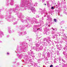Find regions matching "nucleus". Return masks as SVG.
<instances>
[{
  "mask_svg": "<svg viewBox=\"0 0 67 67\" xmlns=\"http://www.w3.org/2000/svg\"><path fill=\"white\" fill-rule=\"evenodd\" d=\"M17 56H18V57H23V56H24V55L23 54H21L20 55L18 53H17Z\"/></svg>",
  "mask_w": 67,
  "mask_h": 67,
  "instance_id": "f3484780",
  "label": "nucleus"
},
{
  "mask_svg": "<svg viewBox=\"0 0 67 67\" xmlns=\"http://www.w3.org/2000/svg\"><path fill=\"white\" fill-rule=\"evenodd\" d=\"M17 24V22H15L13 24V25H15Z\"/></svg>",
  "mask_w": 67,
  "mask_h": 67,
  "instance_id": "a19ab883",
  "label": "nucleus"
},
{
  "mask_svg": "<svg viewBox=\"0 0 67 67\" xmlns=\"http://www.w3.org/2000/svg\"><path fill=\"white\" fill-rule=\"evenodd\" d=\"M47 39L46 38H44L43 39V41H46V40H46Z\"/></svg>",
  "mask_w": 67,
  "mask_h": 67,
  "instance_id": "3c124183",
  "label": "nucleus"
},
{
  "mask_svg": "<svg viewBox=\"0 0 67 67\" xmlns=\"http://www.w3.org/2000/svg\"><path fill=\"white\" fill-rule=\"evenodd\" d=\"M54 20L55 22H57V20L56 19H54Z\"/></svg>",
  "mask_w": 67,
  "mask_h": 67,
  "instance_id": "4c0bfd02",
  "label": "nucleus"
},
{
  "mask_svg": "<svg viewBox=\"0 0 67 67\" xmlns=\"http://www.w3.org/2000/svg\"><path fill=\"white\" fill-rule=\"evenodd\" d=\"M42 3H43V2H44L45 1V0H42Z\"/></svg>",
  "mask_w": 67,
  "mask_h": 67,
  "instance_id": "680f3d73",
  "label": "nucleus"
},
{
  "mask_svg": "<svg viewBox=\"0 0 67 67\" xmlns=\"http://www.w3.org/2000/svg\"><path fill=\"white\" fill-rule=\"evenodd\" d=\"M63 42L62 41H60V43H62Z\"/></svg>",
  "mask_w": 67,
  "mask_h": 67,
  "instance_id": "13d9d810",
  "label": "nucleus"
},
{
  "mask_svg": "<svg viewBox=\"0 0 67 67\" xmlns=\"http://www.w3.org/2000/svg\"><path fill=\"white\" fill-rule=\"evenodd\" d=\"M37 18H40V16L39 15H37Z\"/></svg>",
  "mask_w": 67,
  "mask_h": 67,
  "instance_id": "0e129e2a",
  "label": "nucleus"
},
{
  "mask_svg": "<svg viewBox=\"0 0 67 67\" xmlns=\"http://www.w3.org/2000/svg\"><path fill=\"white\" fill-rule=\"evenodd\" d=\"M44 30L46 31V34H47V33H49V32L48 31H49V29H47V28H46Z\"/></svg>",
  "mask_w": 67,
  "mask_h": 67,
  "instance_id": "a211bd4d",
  "label": "nucleus"
},
{
  "mask_svg": "<svg viewBox=\"0 0 67 67\" xmlns=\"http://www.w3.org/2000/svg\"><path fill=\"white\" fill-rule=\"evenodd\" d=\"M32 39L31 38H30V39L29 40V41L30 42V41H32Z\"/></svg>",
  "mask_w": 67,
  "mask_h": 67,
  "instance_id": "603ef678",
  "label": "nucleus"
},
{
  "mask_svg": "<svg viewBox=\"0 0 67 67\" xmlns=\"http://www.w3.org/2000/svg\"><path fill=\"white\" fill-rule=\"evenodd\" d=\"M30 45H33V42H31L30 43Z\"/></svg>",
  "mask_w": 67,
  "mask_h": 67,
  "instance_id": "5fc2aeb1",
  "label": "nucleus"
},
{
  "mask_svg": "<svg viewBox=\"0 0 67 67\" xmlns=\"http://www.w3.org/2000/svg\"><path fill=\"white\" fill-rule=\"evenodd\" d=\"M65 22L64 21H62V22H61L60 25H62V24L63 23H64Z\"/></svg>",
  "mask_w": 67,
  "mask_h": 67,
  "instance_id": "79ce46f5",
  "label": "nucleus"
},
{
  "mask_svg": "<svg viewBox=\"0 0 67 67\" xmlns=\"http://www.w3.org/2000/svg\"><path fill=\"white\" fill-rule=\"evenodd\" d=\"M43 54H42V56L43 58H45V55H46V54L45 53H44V52H43Z\"/></svg>",
  "mask_w": 67,
  "mask_h": 67,
  "instance_id": "b1692460",
  "label": "nucleus"
},
{
  "mask_svg": "<svg viewBox=\"0 0 67 67\" xmlns=\"http://www.w3.org/2000/svg\"><path fill=\"white\" fill-rule=\"evenodd\" d=\"M58 4L59 6H60V3H59V2H58Z\"/></svg>",
  "mask_w": 67,
  "mask_h": 67,
  "instance_id": "58836bf2",
  "label": "nucleus"
},
{
  "mask_svg": "<svg viewBox=\"0 0 67 67\" xmlns=\"http://www.w3.org/2000/svg\"><path fill=\"white\" fill-rule=\"evenodd\" d=\"M57 59H54V63H56V60H57Z\"/></svg>",
  "mask_w": 67,
  "mask_h": 67,
  "instance_id": "ea45409f",
  "label": "nucleus"
},
{
  "mask_svg": "<svg viewBox=\"0 0 67 67\" xmlns=\"http://www.w3.org/2000/svg\"><path fill=\"white\" fill-rule=\"evenodd\" d=\"M26 45L24 44L20 45L19 47L18 46L17 47V52L18 53H21L22 52H25L24 51L26 49Z\"/></svg>",
  "mask_w": 67,
  "mask_h": 67,
  "instance_id": "f03ea898",
  "label": "nucleus"
},
{
  "mask_svg": "<svg viewBox=\"0 0 67 67\" xmlns=\"http://www.w3.org/2000/svg\"><path fill=\"white\" fill-rule=\"evenodd\" d=\"M58 35H59V36H60V34L59 33H58L57 34L55 35H54V37H53V38H55L56 36H58Z\"/></svg>",
  "mask_w": 67,
  "mask_h": 67,
  "instance_id": "412c9836",
  "label": "nucleus"
},
{
  "mask_svg": "<svg viewBox=\"0 0 67 67\" xmlns=\"http://www.w3.org/2000/svg\"><path fill=\"white\" fill-rule=\"evenodd\" d=\"M40 26H41V24L38 26L37 25H34L33 28V31L34 32H36V31H41V32H42V29L41 28H38Z\"/></svg>",
  "mask_w": 67,
  "mask_h": 67,
  "instance_id": "7ed1b4c3",
  "label": "nucleus"
},
{
  "mask_svg": "<svg viewBox=\"0 0 67 67\" xmlns=\"http://www.w3.org/2000/svg\"><path fill=\"white\" fill-rule=\"evenodd\" d=\"M47 4L48 7H49V2L47 1Z\"/></svg>",
  "mask_w": 67,
  "mask_h": 67,
  "instance_id": "a878e982",
  "label": "nucleus"
},
{
  "mask_svg": "<svg viewBox=\"0 0 67 67\" xmlns=\"http://www.w3.org/2000/svg\"><path fill=\"white\" fill-rule=\"evenodd\" d=\"M63 67H67V64H64L63 66Z\"/></svg>",
  "mask_w": 67,
  "mask_h": 67,
  "instance_id": "7c9ffc66",
  "label": "nucleus"
},
{
  "mask_svg": "<svg viewBox=\"0 0 67 67\" xmlns=\"http://www.w3.org/2000/svg\"><path fill=\"white\" fill-rule=\"evenodd\" d=\"M46 26H48V27H50V24H48L47 23H46Z\"/></svg>",
  "mask_w": 67,
  "mask_h": 67,
  "instance_id": "cd10ccee",
  "label": "nucleus"
},
{
  "mask_svg": "<svg viewBox=\"0 0 67 67\" xmlns=\"http://www.w3.org/2000/svg\"><path fill=\"white\" fill-rule=\"evenodd\" d=\"M51 9H52V10H54V7L52 6L51 7Z\"/></svg>",
  "mask_w": 67,
  "mask_h": 67,
  "instance_id": "8fccbe9b",
  "label": "nucleus"
},
{
  "mask_svg": "<svg viewBox=\"0 0 67 67\" xmlns=\"http://www.w3.org/2000/svg\"><path fill=\"white\" fill-rule=\"evenodd\" d=\"M6 5H9L10 4L9 2H10V0H6Z\"/></svg>",
  "mask_w": 67,
  "mask_h": 67,
  "instance_id": "ddd939ff",
  "label": "nucleus"
},
{
  "mask_svg": "<svg viewBox=\"0 0 67 67\" xmlns=\"http://www.w3.org/2000/svg\"><path fill=\"white\" fill-rule=\"evenodd\" d=\"M0 24H3V23L2 21H0Z\"/></svg>",
  "mask_w": 67,
  "mask_h": 67,
  "instance_id": "09e8293b",
  "label": "nucleus"
},
{
  "mask_svg": "<svg viewBox=\"0 0 67 67\" xmlns=\"http://www.w3.org/2000/svg\"><path fill=\"white\" fill-rule=\"evenodd\" d=\"M41 44H42L43 46H47V44L46 42H42V43H41Z\"/></svg>",
  "mask_w": 67,
  "mask_h": 67,
  "instance_id": "dca6fc26",
  "label": "nucleus"
},
{
  "mask_svg": "<svg viewBox=\"0 0 67 67\" xmlns=\"http://www.w3.org/2000/svg\"><path fill=\"white\" fill-rule=\"evenodd\" d=\"M58 46H59V47L57 48V49H60L62 48V46L61 44H60Z\"/></svg>",
  "mask_w": 67,
  "mask_h": 67,
  "instance_id": "5701e85b",
  "label": "nucleus"
},
{
  "mask_svg": "<svg viewBox=\"0 0 67 67\" xmlns=\"http://www.w3.org/2000/svg\"><path fill=\"white\" fill-rule=\"evenodd\" d=\"M17 65L18 66H19V65H20V64L19 63H17Z\"/></svg>",
  "mask_w": 67,
  "mask_h": 67,
  "instance_id": "6e6d98bb",
  "label": "nucleus"
},
{
  "mask_svg": "<svg viewBox=\"0 0 67 67\" xmlns=\"http://www.w3.org/2000/svg\"><path fill=\"white\" fill-rule=\"evenodd\" d=\"M4 34L3 32L1 31L0 30V38L2 37V36H4Z\"/></svg>",
  "mask_w": 67,
  "mask_h": 67,
  "instance_id": "4468645a",
  "label": "nucleus"
},
{
  "mask_svg": "<svg viewBox=\"0 0 67 67\" xmlns=\"http://www.w3.org/2000/svg\"><path fill=\"white\" fill-rule=\"evenodd\" d=\"M47 57H48V58H49V57H50V53H48L47 54Z\"/></svg>",
  "mask_w": 67,
  "mask_h": 67,
  "instance_id": "bb28decb",
  "label": "nucleus"
},
{
  "mask_svg": "<svg viewBox=\"0 0 67 67\" xmlns=\"http://www.w3.org/2000/svg\"><path fill=\"white\" fill-rule=\"evenodd\" d=\"M63 40H64L66 43V45L64 47L63 49L66 52L67 51V37L66 36L65 34H64L63 37Z\"/></svg>",
  "mask_w": 67,
  "mask_h": 67,
  "instance_id": "39448f33",
  "label": "nucleus"
},
{
  "mask_svg": "<svg viewBox=\"0 0 67 67\" xmlns=\"http://www.w3.org/2000/svg\"><path fill=\"white\" fill-rule=\"evenodd\" d=\"M21 22H22V23H23L25 21V22H27V20H26L25 21V20H23V19H21Z\"/></svg>",
  "mask_w": 67,
  "mask_h": 67,
  "instance_id": "393cba45",
  "label": "nucleus"
},
{
  "mask_svg": "<svg viewBox=\"0 0 67 67\" xmlns=\"http://www.w3.org/2000/svg\"><path fill=\"white\" fill-rule=\"evenodd\" d=\"M55 67H59V66L58 65H57L55 66Z\"/></svg>",
  "mask_w": 67,
  "mask_h": 67,
  "instance_id": "774afa93",
  "label": "nucleus"
},
{
  "mask_svg": "<svg viewBox=\"0 0 67 67\" xmlns=\"http://www.w3.org/2000/svg\"><path fill=\"white\" fill-rule=\"evenodd\" d=\"M61 59H62V62H64V63H65L66 62V61H65V60H64V59L63 58H62Z\"/></svg>",
  "mask_w": 67,
  "mask_h": 67,
  "instance_id": "c756f323",
  "label": "nucleus"
},
{
  "mask_svg": "<svg viewBox=\"0 0 67 67\" xmlns=\"http://www.w3.org/2000/svg\"><path fill=\"white\" fill-rule=\"evenodd\" d=\"M32 57H33V58H34V57H35V56H34H34L32 55Z\"/></svg>",
  "mask_w": 67,
  "mask_h": 67,
  "instance_id": "69168bd1",
  "label": "nucleus"
},
{
  "mask_svg": "<svg viewBox=\"0 0 67 67\" xmlns=\"http://www.w3.org/2000/svg\"><path fill=\"white\" fill-rule=\"evenodd\" d=\"M26 19H27V20H30V17H28V16H27L26 17Z\"/></svg>",
  "mask_w": 67,
  "mask_h": 67,
  "instance_id": "c9c22d12",
  "label": "nucleus"
},
{
  "mask_svg": "<svg viewBox=\"0 0 67 67\" xmlns=\"http://www.w3.org/2000/svg\"><path fill=\"white\" fill-rule=\"evenodd\" d=\"M14 32V30H13L11 31V33H13Z\"/></svg>",
  "mask_w": 67,
  "mask_h": 67,
  "instance_id": "c03bdc74",
  "label": "nucleus"
},
{
  "mask_svg": "<svg viewBox=\"0 0 67 67\" xmlns=\"http://www.w3.org/2000/svg\"><path fill=\"white\" fill-rule=\"evenodd\" d=\"M43 49V47L42 46H40V50H42Z\"/></svg>",
  "mask_w": 67,
  "mask_h": 67,
  "instance_id": "2f4dec72",
  "label": "nucleus"
},
{
  "mask_svg": "<svg viewBox=\"0 0 67 67\" xmlns=\"http://www.w3.org/2000/svg\"><path fill=\"white\" fill-rule=\"evenodd\" d=\"M37 3H35L34 5V6L35 7V6H36V7L37 6Z\"/></svg>",
  "mask_w": 67,
  "mask_h": 67,
  "instance_id": "e433bc0d",
  "label": "nucleus"
},
{
  "mask_svg": "<svg viewBox=\"0 0 67 67\" xmlns=\"http://www.w3.org/2000/svg\"><path fill=\"white\" fill-rule=\"evenodd\" d=\"M52 30L51 31V33L52 34H55L54 31H55V29L52 27Z\"/></svg>",
  "mask_w": 67,
  "mask_h": 67,
  "instance_id": "aec40b11",
  "label": "nucleus"
},
{
  "mask_svg": "<svg viewBox=\"0 0 67 67\" xmlns=\"http://www.w3.org/2000/svg\"><path fill=\"white\" fill-rule=\"evenodd\" d=\"M31 20H29V21H31L32 24V23H38V22L37 21V19H36L35 18L33 17V18H31Z\"/></svg>",
  "mask_w": 67,
  "mask_h": 67,
  "instance_id": "423d86ee",
  "label": "nucleus"
},
{
  "mask_svg": "<svg viewBox=\"0 0 67 67\" xmlns=\"http://www.w3.org/2000/svg\"><path fill=\"white\" fill-rule=\"evenodd\" d=\"M61 11H62V10L60 9H59V10H58V14L59 15H60V14H59V13Z\"/></svg>",
  "mask_w": 67,
  "mask_h": 67,
  "instance_id": "4be33fe9",
  "label": "nucleus"
},
{
  "mask_svg": "<svg viewBox=\"0 0 67 67\" xmlns=\"http://www.w3.org/2000/svg\"><path fill=\"white\" fill-rule=\"evenodd\" d=\"M26 60H31L30 57H29V58H26Z\"/></svg>",
  "mask_w": 67,
  "mask_h": 67,
  "instance_id": "473e14b6",
  "label": "nucleus"
},
{
  "mask_svg": "<svg viewBox=\"0 0 67 67\" xmlns=\"http://www.w3.org/2000/svg\"><path fill=\"white\" fill-rule=\"evenodd\" d=\"M64 10H64V14H66V15H67V12H66V9H67V8H66V5H64Z\"/></svg>",
  "mask_w": 67,
  "mask_h": 67,
  "instance_id": "9d476101",
  "label": "nucleus"
},
{
  "mask_svg": "<svg viewBox=\"0 0 67 67\" xmlns=\"http://www.w3.org/2000/svg\"><path fill=\"white\" fill-rule=\"evenodd\" d=\"M31 54H32V55H33V54H34V53H33V52L32 51L31 52Z\"/></svg>",
  "mask_w": 67,
  "mask_h": 67,
  "instance_id": "bf43d9fd",
  "label": "nucleus"
},
{
  "mask_svg": "<svg viewBox=\"0 0 67 67\" xmlns=\"http://www.w3.org/2000/svg\"><path fill=\"white\" fill-rule=\"evenodd\" d=\"M47 18H48V19L50 18V17H49V16L48 15H47Z\"/></svg>",
  "mask_w": 67,
  "mask_h": 67,
  "instance_id": "864d4df0",
  "label": "nucleus"
},
{
  "mask_svg": "<svg viewBox=\"0 0 67 67\" xmlns=\"http://www.w3.org/2000/svg\"><path fill=\"white\" fill-rule=\"evenodd\" d=\"M14 1L13 0H10L9 3V4L10 5H13L14 4Z\"/></svg>",
  "mask_w": 67,
  "mask_h": 67,
  "instance_id": "9b49d317",
  "label": "nucleus"
},
{
  "mask_svg": "<svg viewBox=\"0 0 67 67\" xmlns=\"http://www.w3.org/2000/svg\"><path fill=\"white\" fill-rule=\"evenodd\" d=\"M51 39V38L50 37H48V40H46V41L48 43V44L49 43V42H51V40H50Z\"/></svg>",
  "mask_w": 67,
  "mask_h": 67,
  "instance_id": "2eb2a0df",
  "label": "nucleus"
},
{
  "mask_svg": "<svg viewBox=\"0 0 67 67\" xmlns=\"http://www.w3.org/2000/svg\"><path fill=\"white\" fill-rule=\"evenodd\" d=\"M26 34H27V33H26V31H24L23 33V35H26Z\"/></svg>",
  "mask_w": 67,
  "mask_h": 67,
  "instance_id": "c85d7f7f",
  "label": "nucleus"
},
{
  "mask_svg": "<svg viewBox=\"0 0 67 67\" xmlns=\"http://www.w3.org/2000/svg\"><path fill=\"white\" fill-rule=\"evenodd\" d=\"M8 30L9 33H11V27H8Z\"/></svg>",
  "mask_w": 67,
  "mask_h": 67,
  "instance_id": "6ab92c4d",
  "label": "nucleus"
},
{
  "mask_svg": "<svg viewBox=\"0 0 67 67\" xmlns=\"http://www.w3.org/2000/svg\"><path fill=\"white\" fill-rule=\"evenodd\" d=\"M57 55H59V51H57Z\"/></svg>",
  "mask_w": 67,
  "mask_h": 67,
  "instance_id": "37998d69",
  "label": "nucleus"
},
{
  "mask_svg": "<svg viewBox=\"0 0 67 67\" xmlns=\"http://www.w3.org/2000/svg\"><path fill=\"white\" fill-rule=\"evenodd\" d=\"M18 35L19 36L23 35V32H20L19 31L18 32Z\"/></svg>",
  "mask_w": 67,
  "mask_h": 67,
  "instance_id": "f8f14e48",
  "label": "nucleus"
},
{
  "mask_svg": "<svg viewBox=\"0 0 67 67\" xmlns=\"http://www.w3.org/2000/svg\"><path fill=\"white\" fill-rule=\"evenodd\" d=\"M56 40H57L58 41H59V40H60V39L59 38H58V37H57V36H56Z\"/></svg>",
  "mask_w": 67,
  "mask_h": 67,
  "instance_id": "f704fd0d",
  "label": "nucleus"
},
{
  "mask_svg": "<svg viewBox=\"0 0 67 67\" xmlns=\"http://www.w3.org/2000/svg\"><path fill=\"white\" fill-rule=\"evenodd\" d=\"M19 28L21 31H22L24 30V26L22 25H20L19 27Z\"/></svg>",
  "mask_w": 67,
  "mask_h": 67,
  "instance_id": "1a4fd4ad",
  "label": "nucleus"
},
{
  "mask_svg": "<svg viewBox=\"0 0 67 67\" xmlns=\"http://www.w3.org/2000/svg\"><path fill=\"white\" fill-rule=\"evenodd\" d=\"M34 47H34L33 48L32 47L31 48V49H34Z\"/></svg>",
  "mask_w": 67,
  "mask_h": 67,
  "instance_id": "e2e57ef3",
  "label": "nucleus"
},
{
  "mask_svg": "<svg viewBox=\"0 0 67 67\" xmlns=\"http://www.w3.org/2000/svg\"><path fill=\"white\" fill-rule=\"evenodd\" d=\"M60 31H62V30H63V29H60Z\"/></svg>",
  "mask_w": 67,
  "mask_h": 67,
  "instance_id": "338daca9",
  "label": "nucleus"
},
{
  "mask_svg": "<svg viewBox=\"0 0 67 67\" xmlns=\"http://www.w3.org/2000/svg\"><path fill=\"white\" fill-rule=\"evenodd\" d=\"M31 0H23V1L21 2L20 7L19 5H16L15 8H13L12 9H10L8 11L9 14H12V12L16 13V14H17L18 18L20 19H23L24 18L25 16L23 15L22 13H19V12L20 10L21 11H24L26 9L27 7L29 9L32 10V12L35 14V12H36V10L35 9V8L33 6V3H32Z\"/></svg>",
  "mask_w": 67,
  "mask_h": 67,
  "instance_id": "f257e3e1",
  "label": "nucleus"
},
{
  "mask_svg": "<svg viewBox=\"0 0 67 67\" xmlns=\"http://www.w3.org/2000/svg\"><path fill=\"white\" fill-rule=\"evenodd\" d=\"M38 13L39 14H40L41 13V14L42 15L44 13H45V14H47H47H48V13H47V12L46 10H45L44 12H44H43V10L41 8H40L38 11Z\"/></svg>",
  "mask_w": 67,
  "mask_h": 67,
  "instance_id": "0eeeda50",
  "label": "nucleus"
},
{
  "mask_svg": "<svg viewBox=\"0 0 67 67\" xmlns=\"http://www.w3.org/2000/svg\"><path fill=\"white\" fill-rule=\"evenodd\" d=\"M10 37V36H9V35H7V37Z\"/></svg>",
  "mask_w": 67,
  "mask_h": 67,
  "instance_id": "052dcab7",
  "label": "nucleus"
},
{
  "mask_svg": "<svg viewBox=\"0 0 67 67\" xmlns=\"http://www.w3.org/2000/svg\"><path fill=\"white\" fill-rule=\"evenodd\" d=\"M41 53H39L38 54V55L39 57H40L41 56Z\"/></svg>",
  "mask_w": 67,
  "mask_h": 67,
  "instance_id": "de8ad7c7",
  "label": "nucleus"
},
{
  "mask_svg": "<svg viewBox=\"0 0 67 67\" xmlns=\"http://www.w3.org/2000/svg\"><path fill=\"white\" fill-rule=\"evenodd\" d=\"M41 42L40 41H39L36 44V51H38L40 50V48H38V46L41 45Z\"/></svg>",
  "mask_w": 67,
  "mask_h": 67,
  "instance_id": "6e6552de",
  "label": "nucleus"
},
{
  "mask_svg": "<svg viewBox=\"0 0 67 67\" xmlns=\"http://www.w3.org/2000/svg\"><path fill=\"white\" fill-rule=\"evenodd\" d=\"M40 23L41 24H44V22L42 20L40 21Z\"/></svg>",
  "mask_w": 67,
  "mask_h": 67,
  "instance_id": "72a5a7b5",
  "label": "nucleus"
},
{
  "mask_svg": "<svg viewBox=\"0 0 67 67\" xmlns=\"http://www.w3.org/2000/svg\"><path fill=\"white\" fill-rule=\"evenodd\" d=\"M48 19L50 20H51V21H52V18L51 17H50V18H49Z\"/></svg>",
  "mask_w": 67,
  "mask_h": 67,
  "instance_id": "49530a36",
  "label": "nucleus"
},
{
  "mask_svg": "<svg viewBox=\"0 0 67 67\" xmlns=\"http://www.w3.org/2000/svg\"><path fill=\"white\" fill-rule=\"evenodd\" d=\"M5 19L8 22H11V21L15 20V18H13V16H11V15H10L9 16H6L5 17Z\"/></svg>",
  "mask_w": 67,
  "mask_h": 67,
  "instance_id": "20e7f679",
  "label": "nucleus"
},
{
  "mask_svg": "<svg viewBox=\"0 0 67 67\" xmlns=\"http://www.w3.org/2000/svg\"><path fill=\"white\" fill-rule=\"evenodd\" d=\"M63 54L64 55H65V54H66V52H63Z\"/></svg>",
  "mask_w": 67,
  "mask_h": 67,
  "instance_id": "a18cd8bd",
  "label": "nucleus"
},
{
  "mask_svg": "<svg viewBox=\"0 0 67 67\" xmlns=\"http://www.w3.org/2000/svg\"><path fill=\"white\" fill-rule=\"evenodd\" d=\"M53 65L51 64L50 65V67H53Z\"/></svg>",
  "mask_w": 67,
  "mask_h": 67,
  "instance_id": "4d7b16f0",
  "label": "nucleus"
}]
</instances>
